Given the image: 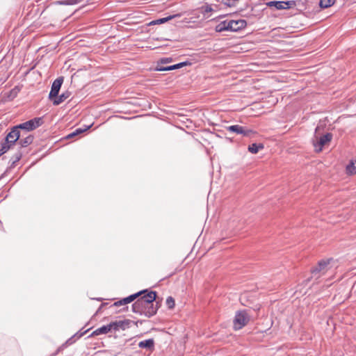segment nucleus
<instances>
[{
	"label": "nucleus",
	"instance_id": "nucleus-17",
	"mask_svg": "<svg viewBox=\"0 0 356 356\" xmlns=\"http://www.w3.org/2000/svg\"><path fill=\"white\" fill-rule=\"evenodd\" d=\"M154 346V341L153 339H149L144 341H141L138 343V346L140 348L151 349Z\"/></svg>",
	"mask_w": 356,
	"mask_h": 356
},
{
	"label": "nucleus",
	"instance_id": "nucleus-28",
	"mask_svg": "<svg viewBox=\"0 0 356 356\" xmlns=\"http://www.w3.org/2000/svg\"><path fill=\"white\" fill-rule=\"evenodd\" d=\"M91 126L92 125L86 126L84 129L78 128L75 131H74L73 133L74 134V135L76 136L80 134L83 133L84 131H87L88 129H89L91 127Z\"/></svg>",
	"mask_w": 356,
	"mask_h": 356
},
{
	"label": "nucleus",
	"instance_id": "nucleus-20",
	"mask_svg": "<svg viewBox=\"0 0 356 356\" xmlns=\"http://www.w3.org/2000/svg\"><path fill=\"white\" fill-rule=\"evenodd\" d=\"M199 10L201 11L205 18H208L209 16L207 15V14L213 11L212 7L209 4L201 6Z\"/></svg>",
	"mask_w": 356,
	"mask_h": 356
},
{
	"label": "nucleus",
	"instance_id": "nucleus-24",
	"mask_svg": "<svg viewBox=\"0 0 356 356\" xmlns=\"http://www.w3.org/2000/svg\"><path fill=\"white\" fill-rule=\"evenodd\" d=\"M83 0H65L59 1L61 5H74L82 2Z\"/></svg>",
	"mask_w": 356,
	"mask_h": 356
},
{
	"label": "nucleus",
	"instance_id": "nucleus-2",
	"mask_svg": "<svg viewBox=\"0 0 356 356\" xmlns=\"http://www.w3.org/2000/svg\"><path fill=\"white\" fill-rule=\"evenodd\" d=\"M24 134L22 133L17 126H14L0 144V152H3V154L6 153L18 140H19L20 137H24Z\"/></svg>",
	"mask_w": 356,
	"mask_h": 356
},
{
	"label": "nucleus",
	"instance_id": "nucleus-18",
	"mask_svg": "<svg viewBox=\"0 0 356 356\" xmlns=\"http://www.w3.org/2000/svg\"><path fill=\"white\" fill-rule=\"evenodd\" d=\"M181 15H182V13H177V14L169 15V16H168L166 17H163V18H161V19H156V21H154L153 23L154 24H163V23L167 22L168 21H169L170 19H175V18H177V17H181Z\"/></svg>",
	"mask_w": 356,
	"mask_h": 356
},
{
	"label": "nucleus",
	"instance_id": "nucleus-11",
	"mask_svg": "<svg viewBox=\"0 0 356 356\" xmlns=\"http://www.w3.org/2000/svg\"><path fill=\"white\" fill-rule=\"evenodd\" d=\"M131 323V320L125 319L123 321H116L111 322V327L113 330L114 331H118L120 330H124L127 328L129 327V325Z\"/></svg>",
	"mask_w": 356,
	"mask_h": 356
},
{
	"label": "nucleus",
	"instance_id": "nucleus-15",
	"mask_svg": "<svg viewBox=\"0 0 356 356\" xmlns=\"http://www.w3.org/2000/svg\"><path fill=\"white\" fill-rule=\"evenodd\" d=\"M146 292H147V289L140 291L134 293V294H131V295L129 296L128 297L123 298L122 302L124 303V305L130 303V302H133L134 300H135L136 298H138L139 296H140L143 293H145Z\"/></svg>",
	"mask_w": 356,
	"mask_h": 356
},
{
	"label": "nucleus",
	"instance_id": "nucleus-26",
	"mask_svg": "<svg viewBox=\"0 0 356 356\" xmlns=\"http://www.w3.org/2000/svg\"><path fill=\"white\" fill-rule=\"evenodd\" d=\"M166 305L169 309H173L175 307V300L172 296H169L167 298Z\"/></svg>",
	"mask_w": 356,
	"mask_h": 356
},
{
	"label": "nucleus",
	"instance_id": "nucleus-36",
	"mask_svg": "<svg viewBox=\"0 0 356 356\" xmlns=\"http://www.w3.org/2000/svg\"><path fill=\"white\" fill-rule=\"evenodd\" d=\"M75 136L73 132L69 134L68 135H67L65 138V139H70V138H72Z\"/></svg>",
	"mask_w": 356,
	"mask_h": 356
},
{
	"label": "nucleus",
	"instance_id": "nucleus-9",
	"mask_svg": "<svg viewBox=\"0 0 356 356\" xmlns=\"http://www.w3.org/2000/svg\"><path fill=\"white\" fill-rule=\"evenodd\" d=\"M229 22V31L237 32L239 31L247 26V22L245 19L237 20H228Z\"/></svg>",
	"mask_w": 356,
	"mask_h": 356
},
{
	"label": "nucleus",
	"instance_id": "nucleus-38",
	"mask_svg": "<svg viewBox=\"0 0 356 356\" xmlns=\"http://www.w3.org/2000/svg\"><path fill=\"white\" fill-rule=\"evenodd\" d=\"M3 154V152H0V156Z\"/></svg>",
	"mask_w": 356,
	"mask_h": 356
},
{
	"label": "nucleus",
	"instance_id": "nucleus-37",
	"mask_svg": "<svg viewBox=\"0 0 356 356\" xmlns=\"http://www.w3.org/2000/svg\"><path fill=\"white\" fill-rule=\"evenodd\" d=\"M21 157H22V154H17L16 155L15 161H14V163H15V162H16V161H19V160H20V159H21Z\"/></svg>",
	"mask_w": 356,
	"mask_h": 356
},
{
	"label": "nucleus",
	"instance_id": "nucleus-6",
	"mask_svg": "<svg viewBox=\"0 0 356 356\" xmlns=\"http://www.w3.org/2000/svg\"><path fill=\"white\" fill-rule=\"evenodd\" d=\"M268 8L275 7L277 10H286L293 8L296 6V1H270L266 3Z\"/></svg>",
	"mask_w": 356,
	"mask_h": 356
},
{
	"label": "nucleus",
	"instance_id": "nucleus-12",
	"mask_svg": "<svg viewBox=\"0 0 356 356\" xmlns=\"http://www.w3.org/2000/svg\"><path fill=\"white\" fill-rule=\"evenodd\" d=\"M113 330L111 323L108 325H103L95 331H93L89 336L88 338L97 336L99 334H107L110 331Z\"/></svg>",
	"mask_w": 356,
	"mask_h": 356
},
{
	"label": "nucleus",
	"instance_id": "nucleus-33",
	"mask_svg": "<svg viewBox=\"0 0 356 356\" xmlns=\"http://www.w3.org/2000/svg\"><path fill=\"white\" fill-rule=\"evenodd\" d=\"M67 347L65 346V344H62L60 346H59L57 350L51 355V356H56L60 352L63 350Z\"/></svg>",
	"mask_w": 356,
	"mask_h": 356
},
{
	"label": "nucleus",
	"instance_id": "nucleus-22",
	"mask_svg": "<svg viewBox=\"0 0 356 356\" xmlns=\"http://www.w3.org/2000/svg\"><path fill=\"white\" fill-rule=\"evenodd\" d=\"M336 0H320L319 6L321 8H327L333 6Z\"/></svg>",
	"mask_w": 356,
	"mask_h": 356
},
{
	"label": "nucleus",
	"instance_id": "nucleus-34",
	"mask_svg": "<svg viewBox=\"0 0 356 356\" xmlns=\"http://www.w3.org/2000/svg\"><path fill=\"white\" fill-rule=\"evenodd\" d=\"M172 58H162L160 59L159 63L161 64H165L172 62Z\"/></svg>",
	"mask_w": 356,
	"mask_h": 356
},
{
	"label": "nucleus",
	"instance_id": "nucleus-32",
	"mask_svg": "<svg viewBox=\"0 0 356 356\" xmlns=\"http://www.w3.org/2000/svg\"><path fill=\"white\" fill-rule=\"evenodd\" d=\"M90 328L82 332L81 330L78 331L76 333L74 334V336L78 339L83 337L86 332H88L90 330Z\"/></svg>",
	"mask_w": 356,
	"mask_h": 356
},
{
	"label": "nucleus",
	"instance_id": "nucleus-10",
	"mask_svg": "<svg viewBox=\"0 0 356 356\" xmlns=\"http://www.w3.org/2000/svg\"><path fill=\"white\" fill-rule=\"evenodd\" d=\"M332 139V134L331 133H327L326 134L321 136L316 143L314 142V146L316 148L317 152H321L323 146Z\"/></svg>",
	"mask_w": 356,
	"mask_h": 356
},
{
	"label": "nucleus",
	"instance_id": "nucleus-4",
	"mask_svg": "<svg viewBox=\"0 0 356 356\" xmlns=\"http://www.w3.org/2000/svg\"><path fill=\"white\" fill-rule=\"evenodd\" d=\"M332 261V258L320 260L317 265L311 269L312 276L318 278L325 275L330 269V264Z\"/></svg>",
	"mask_w": 356,
	"mask_h": 356
},
{
	"label": "nucleus",
	"instance_id": "nucleus-13",
	"mask_svg": "<svg viewBox=\"0 0 356 356\" xmlns=\"http://www.w3.org/2000/svg\"><path fill=\"white\" fill-rule=\"evenodd\" d=\"M33 140L34 136L32 134H29L28 136H24L22 138H19L18 144L21 147H26L33 142Z\"/></svg>",
	"mask_w": 356,
	"mask_h": 356
},
{
	"label": "nucleus",
	"instance_id": "nucleus-5",
	"mask_svg": "<svg viewBox=\"0 0 356 356\" xmlns=\"http://www.w3.org/2000/svg\"><path fill=\"white\" fill-rule=\"evenodd\" d=\"M250 316L246 310L237 311L234 321L233 328L234 330H239L245 327L250 321Z\"/></svg>",
	"mask_w": 356,
	"mask_h": 356
},
{
	"label": "nucleus",
	"instance_id": "nucleus-14",
	"mask_svg": "<svg viewBox=\"0 0 356 356\" xmlns=\"http://www.w3.org/2000/svg\"><path fill=\"white\" fill-rule=\"evenodd\" d=\"M71 95V92L70 91H65L63 92L60 95H58L57 97H55L53 99V104L55 106H58L62 102H63L65 100H66L67 98H69Z\"/></svg>",
	"mask_w": 356,
	"mask_h": 356
},
{
	"label": "nucleus",
	"instance_id": "nucleus-31",
	"mask_svg": "<svg viewBox=\"0 0 356 356\" xmlns=\"http://www.w3.org/2000/svg\"><path fill=\"white\" fill-rule=\"evenodd\" d=\"M76 340L77 339L73 335L70 339H68L63 344H65V346L67 347L68 346L73 344Z\"/></svg>",
	"mask_w": 356,
	"mask_h": 356
},
{
	"label": "nucleus",
	"instance_id": "nucleus-19",
	"mask_svg": "<svg viewBox=\"0 0 356 356\" xmlns=\"http://www.w3.org/2000/svg\"><path fill=\"white\" fill-rule=\"evenodd\" d=\"M262 149H264V145L262 143H252L248 147V151L252 154H257L259 150Z\"/></svg>",
	"mask_w": 356,
	"mask_h": 356
},
{
	"label": "nucleus",
	"instance_id": "nucleus-21",
	"mask_svg": "<svg viewBox=\"0 0 356 356\" xmlns=\"http://www.w3.org/2000/svg\"><path fill=\"white\" fill-rule=\"evenodd\" d=\"M346 172L349 175L356 174V161H351L346 166Z\"/></svg>",
	"mask_w": 356,
	"mask_h": 356
},
{
	"label": "nucleus",
	"instance_id": "nucleus-16",
	"mask_svg": "<svg viewBox=\"0 0 356 356\" xmlns=\"http://www.w3.org/2000/svg\"><path fill=\"white\" fill-rule=\"evenodd\" d=\"M215 31L216 32H223V31H229V22L228 19L220 22L218 24H217L215 27Z\"/></svg>",
	"mask_w": 356,
	"mask_h": 356
},
{
	"label": "nucleus",
	"instance_id": "nucleus-25",
	"mask_svg": "<svg viewBox=\"0 0 356 356\" xmlns=\"http://www.w3.org/2000/svg\"><path fill=\"white\" fill-rule=\"evenodd\" d=\"M20 89L18 86H15V88H13L10 91V94L8 95V97L10 98V99H14L15 97H17L18 92H19Z\"/></svg>",
	"mask_w": 356,
	"mask_h": 356
},
{
	"label": "nucleus",
	"instance_id": "nucleus-30",
	"mask_svg": "<svg viewBox=\"0 0 356 356\" xmlns=\"http://www.w3.org/2000/svg\"><path fill=\"white\" fill-rule=\"evenodd\" d=\"M156 71H170V70H174V67H173V65H170V66H168V67H159V66H157L156 68Z\"/></svg>",
	"mask_w": 356,
	"mask_h": 356
},
{
	"label": "nucleus",
	"instance_id": "nucleus-27",
	"mask_svg": "<svg viewBox=\"0 0 356 356\" xmlns=\"http://www.w3.org/2000/svg\"><path fill=\"white\" fill-rule=\"evenodd\" d=\"M191 63L188 61H184V62H181V63H177V64H175V65H173V67H174V70H177V69H179L182 67H184V66H186V65H190Z\"/></svg>",
	"mask_w": 356,
	"mask_h": 356
},
{
	"label": "nucleus",
	"instance_id": "nucleus-23",
	"mask_svg": "<svg viewBox=\"0 0 356 356\" xmlns=\"http://www.w3.org/2000/svg\"><path fill=\"white\" fill-rule=\"evenodd\" d=\"M228 7L235 6L238 0H217Z\"/></svg>",
	"mask_w": 356,
	"mask_h": 356
},
{
	"label": "nucleus",
	"instance_id": "nucleus-29",
	"mask_svg": "<svg viewBox=\"0 0 356 356\" xmlns=\"http://www.w3.org/2000/svg\"><path fill=\"white\" fill-rule=\"evenodd\" d=\"M91 126L92 125L86 126L84 129L78 128L75 131H74L73 133L74 134V135L76 136L80 134L83 133L84 131H87L88 129H89L91 127Z\"/></svg>",
	"mask_w": 356,
	"mask_h": 356
},
{
	"label": "nucleus",
	"instance_id": "nucleus-7",
	"mask_svg": "<svg viewBox=\"0 0 356 356\" xmlns=\"http://www.w3.org/2000/svg\"><path fill=\"white\" fill-rule=\"evenodd\" d=\"M227 129L230 132L242 135L244 137H250L252 134H254V131L252 129L238 124L229 126L227 127Z\"/></svg>",
	"mask_w": 356,
	"mask_h": 356
},
{
	"label": "nucleus",
	"instance_id": "nucleus-3",
	"mask_svg": "<svg viewBox=\"0 0 356 356\" xmlns=\"http://www.w3.org/2000/svg\"><path fill=\"white\" fill-rule=\"evenodd\" d=\"M44 122L43 118L41 117L34 118L31 120H29L25 122L19 124L17 126L18 129L24 133V135L26 132H29L33 131L40 127Z\"/></svg>",
	"mask_w": 356,
	"mask_h": 356
},
{
	"label": "nucleus",
	"instance_id": "nucleus-8",
	"mask_svg": "<svg viewBox=\"0 0 356 356\" xmlns=\"http://www.w3.org/2000/svg\"><path fill=\"white\" fill-rule=\"evenodd\" d=\"M64 78L63 76L58 77L54 81L51 85V90L49 94V99L53 100L55 97H57L63 83Z\"/></svg>",
	"mask_w": 356,
	"mask_h": 356
},
{
	"label": "nucleus",
	"instance_id": "nucleus-1",
	"mask_svg": "<svg viewBox=\"0 0 356 356\" xmlns=\"http://www.w3.org/2000/svg\"><path fill=\"white\" fill-rule=\"evenodd\" d=\"M139 296L132 305V312L140 315H144L147 318L154 316L161 303L156 301L157 293L156 291H147Z\"/></svg>",
	"mask_w": 356,
	"mask_h": 356
},
{
	"label": "nucleus",
	"instance_id": "nucleus-35",
	"mask_svg": "<svg viewBox=\"0 0 356 356\" xmlns=\"http://www.w3.org/2000/svg\"><path fill=\"white\" fill-rule=\"evenodd\" d=\"M123 305H124V303L122 302V299L120 300H118V301L114 302L113 306L118 307V306Z\"/></svg>",
	"mask_w": 356,
	"mask_h": 356
}]
</instances>
